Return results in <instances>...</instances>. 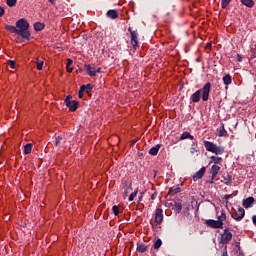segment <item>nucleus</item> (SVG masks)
Listing matches in <instances>:
<instances>
[{
	"instance_id": "nucleus-1",
	"label": "nucleus",
	"mask_w": 256,
	"mask_h": 256,
	"mask_svg": "<svg viewBox=\"0 0 256 256\" xmlns=\"http://www.w3.org/2000/svg\"><path fill=\"white\" fill-rule=\"evenodd\" d=\"M5 29L10 33H15L22 37V39H26L27 41H31V32L29 31V22L25 18H21L16 22V27L11 25H6Z\"/></svg>"
},
{
	"instance_id": "nucleus-2",
	"label": "nucleus",
	"mask_w": 256,
	"mask_h": 256,
	"mask_svg": "<svg viewBox=\"0 0 256 256\" xmlns=\"http://www.w3.org/2000/svg\"><path fill=\"white\" fill-rule=\"evenodd\" d=\"M201 93L202 101H209V94L211 93V82H207L202 89L197 90L191 95L190 99L192 103H199V101H201Z\"/></svg>"
},
{
	"instance_id": "nucleus-3",
	"label": "nucleus",
	"mask_w": 256,
	"mask_h": 256,
	"mask_svg": "<svg viewBox=\"0 0 256 256\" xmlns=\"http://www.w3.org/2000/svg\"><path fill=\"white\" fill-rule=\"evenodd\" d=\"M227 220V214H225V210H221V215L218 216V220L208 219L205 221V225L210 227V229H223V221Z\"/></svg>"
},
{
	"instance_id": "nucleus-4",
	"label": "nucleus",
	"mask_w": 256,
	"mask_h": 256,
	"mask_svg": "<svg viewBox=\"0 0 256 256\" xmlns=\"http://www.w3.org/2000/svg\"><path fill=\"white\" fill-rule=\"evenodd\" d=\"M204 147L206 151L210 153H215V155H223L225 153V147L217 146V144L211 141H204Z\"/></svg>"
},
{
	"instance_id": "nucleus-5",
	"label": "nucleus",
	"mask_w": 256,
	"mask_h": 256,
	"mask_svg": "<svg viewBox=\"0 0 256 256\" xmlns=\"http://www.w3.org/2000/svg\"><path fill=\"white\" fill-rule=\"evenodd\" d=\"M71 99H73V96L71 95L66 96L64 103L66 107H68L69 111L75 112L79 108V102Z\"/></svg>"
},
{
	"instance_id": "nucleus-6",
	"label": "nucleus",
	"mask_w": 256,
	"mask_h": 256,
	"mask_svg": "<svg viewBox=\"0 0 256 256\" xmlns=\"http://www.w3.org/2000/svg\"><path fill=\"white\" fill-rule=\"evenodd\" d=\"M128 31L130 33V43L133 49L137 50V48H139L138 33L137 31L133 30L131 27L128 28Z\"/></svg>"
},
{
	"instance_id": "nucleus-7",
	"label": "nucleus",
	"mask_w": 256,
	"mask_h": 256,
	"mask_svg": "<svg viewBox=\"0 0 256 256\" xmlns=\"http://www.w3.org/2000/svg\"><path fill=\"white\" fill-rule=\"evenodd\" d=\"M233 239V233L229 231V228L224 229L223 234L221 235V243L223 245L229 244V242Z\"/></svg>"
},
{
	"instance_id": "nucleus-8",
	"label": "nucleus",
	"mask_w": 256,
	"mask_h": 256,
	"mask_svg": "<svg viewBox=\"0 0 256 256\" xmlns=\"http://www.w3.org/2000/svg\"><path fill=\"white\" fill-rule=\"evenodd\" d=\"M243 217H245V209L243 207L239 206L238 210L232 213V218L235 221H243Z\"/></svg>"
},
{
	"instance_id": "nucleus-9",
	"label": "nucleus",
	"mask_w": 256,
	"mask_h": 256,
	"mask_svg": "<svg viewBox=\"0 0 256 256\" xmlns=\"http://www.w3.org/2000/svg\"><path fill=\"white\" fill-rule=\"evenodd\" d=\"M122 185L124 189L123 198L127 199L129 192L133 191V186L127 182V180H122Z\"/></svg>"
},
{
	"instance_id": "nucleus-10",
	"label": "nucleus",
	"mask_w": 256,
	"mask_h": 256,
	"mask_svg": "<svg viewBox=\"0 0 256 256\" xmlns=\"http://www.w3.org/2000/svg\"><path fill=\"white\" fill-rule=\"evenodd\" d=\"M154 222L156 223V225H161V223H163V209H156Z\"/></svg>"
},
{
	"instance_id": "nucleus-11",
	"label": "nucleus",
	"mask_w": 256,
	"mask_h": 256,
	"mask_svg": "<svg viewBox=\"0 0 256 256\" xmlns=\"http://www.w3.org/2000/svg\"><path fill=\"white\" fill-rule=\"evenodd\" d=\"M207 171V168L202 167L199 171H197L193 176V181H199V179H203V175H205V172Z\"/></svg>"
},
{
	"instance_id": "nucleus-12",
	"label": "nucleus",
	"mask_w": 256,
	"mask_h": 256,
	"mask_svg": "<svg viewBox=\"0 0 256 256\" xmlns=\"http://www.w3.org/2000/svg\"><path fill=\"white\" fill-rule=\"evenodd\" d=\"M253 203H255V198L248 197L243 200L242 205L245 209H249L250 207H253Z\"/></svg>"
},
{
	"instance_id": "nucleus-13",
	"label": "nucleus",
	"mask_w": 256,
	"mask_h": 256,
	"mask_svg": "<svg viewBox=\"0 0 256 256\" xmlns=\"http://www.w3.org/2000/svg\"><path fill=\"white\" fill-rule=\"evenodd\" d=\"M84 68L90 77L96 76L95 66H92L91 64H85Z\"/></svg>"
},
{
	"instance_id": "nucleus-14",
	"label": "nucleus",
	"mask_w": 256,
	"mask_h": 256,
	"mask_svg": "<svg viewBox=\"0 0 256 256\" xmlns=\"http://www.w3.org/2000/svg\"><path fill=\"white\" fill-rule=\"evenodd\" d=\"M219 171H221V166H218L216 164L211 166L212 179H215V177H217V175H219Z\"/></svg>"
},
{
	"instance_id": "nucleus-15",
	"label": "nucleus",
	"mask_w": 256,
	"mask_h": 256,
	"mask_svg": "<svg viewBox=\"0 0 256 256\" xmlns=\"http://www.w3.org/2000/svg\"><path fill=\"white\" fill-rule=\"evenodd\" d=\"M177 193H181V187L179 186L171 187L168 191V195L170 197H173V195H177Z\"/></svg>"
},
{
	"instance_id": "nucleus-16",
	"label": "nucleus",
	"mask_w": 256,
	"mask_h": 256,
	"mask_svg": "<svg viewBox=\"0 0 256 256\" xmlns=\"http://www.w3.org/2000/svg\"><path fill=\"white\" fill-rule=\"evenodd\" d=\"M106 15L109 19H117V17H119V12L117 10H108Z\"/></svg>"
},
{
	"instance_id": "nucleus-17",
	"label": "nucleus",
	"mask_w": 256,
	"mask_h": 256,
	"mask_svg": "<svg viewBox=\"0 0 256 256\" xmlns=\"http://www.w3.org/2000/svg\"><path fill=\"white\" fill-rule=\"evenodd\" d=\"M240 3L249 9H253V7H255V2L253 0H240Z\"/></svg>"
},
{
	"instance_id": "nucleus-18",
	"label": "nucleus",
	"mask_w": 256,
	"mask_h": 256,
	"mask_svg": "<svg viewBox=\"0 0 256 256\" xmlns=\"http://www.w3.org/2000/svg\"><path fill=\"white\" fill-rule=\"evenodd\" d=\"M185 139H191V141H193V139H195V137L193 135H191V133H189V132H183L180 136V141H185Z\"/></svg>"
},
{
	"instance_id": "nucleus-19",
	"label": "nucleus",
	"mask_w": 256,
	"mask_h": 256,
	"mask_svg": "<svg viewBox=\"0 0 256 256\" xmlns=\"http://www.w3.org/2000/svg\"><path fill=\"white\" fill-rule=\"evenodd\" d=\"M223 179H224V184L225 185L231 186V184L233 183V176H231L228 173L223 176Z\"/></svg>"
},
{
	"instance_id": "nucleus-20",
	"label": "nucleus",
	"mask_w": 256,
	"mask_h": 256,
	"mask_svg": "<svg viewBox=\"0 0 256 256\" xmlns=\"http://www.w3.org/2000/svg\"><path fill=\"white\" fill-rule=\"evenodd\" d=\"M147 249H149V246H147L146 244L144 243H140L138 244L137 248H136V251L138 253H145V251H147Z\"/></svg>"
},
{
	"instance_id": "nucleus-21",
	"label": "nucleus",
	"mask_w": 256,
	"mask_h": 256,
	"mask_svg": "<svg viewBox=\"0 0 256 256\" xmlns=\"http://www.w3.org/2000/svg\"><path fill=\"white\" fill-rule=\"evenodd\" d=\"M159 149H161V144H157L154 147H152L149 150V154L155 156V155H157L159 153Z\"/></svg>"
},
{
	"instance_id": "nucleus-22",
	"label": "nucleus",
	"mask_w": 256,
	"mask_h": 256,
	"mask_svg": "<svg viewBox=\"0 0 256 256\" xmlns=\"http://www.w3.org/2000/svg\"><path fill=\"white\" fill-rule=\"evenodd\" d=\"M222 81H223L224 85H231V83H233V79L231 78L230 74L225 75L222 78Z\"/></svg>"
},
{
	"instance_id": "nucleus-23",
	"label": "nucleus",
	"mask_w": 256,
	"mask_h": 256,
	"mask_svg": "<svg viewBox=\"0 0 256 256\" xmlns=\"http://www.w3.org/2000/svg\"><path fill=\"white\" fill-rule=\"evenodd\" d=\"M219 137H225L227 135V130H225V125L222 124L221 127L218 129Z\"/></svg>"
},
{
	"instance_id": "nucleus-24",
	"label": "nucleus",
	"mask_w": 256,
	"mask_h": 256,
	"mask_svg": "<svg viewBox=\"0 0 256 256\" xmlns=\"http://www.w3.org/2000/svg\"><path fill=\"white\" fill-rule=\"evenodd\" d=\"M34 29L35 31H43V29H45V24L41 22H36L34 24Z\"/></svg>"
},
{
	"instance_id": "nucleus-25",
	"label": "nucleus",
	"mask_w": 256,
	"mask_h": 256,
	"mask_svg": "<svg viewBox=\"0 0 256 256\" xmlns=\"http://www.w3.org/2000/svg\"><path fill=\"white\" fill-rule=\"evenodd\" d=\"M32 149H33V144L27 143V144L24 146V154H25V155H29V153H31Z\"/></svg>"
},
{
	"instance_id": "nucleus-26",
	"label": "nucleus",
	"mask_w": 256,
	"mask_h": 256,
	"mask_svg": "<svg viewBox=\"0 0 256 256\" xmlns=\"http://www.w3.org/2000/svg\"><path fill=\"white\" fill-rule=\"evenodd\" d=\"M212 161L214 162V165H219L221 161H223V158L217 157V156H211Z\"/></svg>"
},
{
	"instance_id": "nucleus-27",
	"label": "nucleus",
	"mask_w": 256,
	"mask_h": 256,
	"mask_svg": "<svg viewBox=\"0 0 256 256\" xmlns=\"http://www.w3.org/2000/svg\"><path fill=\"white\" fill-rule=\"evenodd\" d=\"M230 3H231V0H222L221 1L222 9H227V7H229Z\"/></svg>"
},
{
	"instance_id": "nucleus-28",
	"label": "nucleus",
	"mask_w": 256,
	"mask_h": 256,
	"mask_svg": "<svg viewBox=\"0 0 256 256\" xmlns=\"http://www.w3.org/2000/svg\"><path fill=\"white\" fill-rule=\"evenodd\" d=\"M161 245H163V241H161V239H157L154 243V246L153 248L154 249H160L161 248Z\"/></svg>"
},
{
	"instance_id": "nucleus-29",
	"label": "nucleus",
	"mask_w": 256,
	"mask_h": 256,
	"mask_svg": "<svg viewBox=\"0 0 256 256\" xmlns=\"http://www.w3.org/2000/svg\"><path fill=\"white\" fill-rule=\"evenodd\" d=\"M85 91H86L87 95H91V91H93V85H91V84L85 85Z\"/></svg>"
},
{
	"instance_id": "nucleus-30",
	"label": "nucleus",
	"mask_w": 256,
	"mask_h": 256,
	"mask_svg": "<svg viewBox=\"0 0 256 256\" xmlns=\"http://www.w3.org/2000/svg\"><path fill=\"white\" fill-rule=\"evenodd\" d=\"M43 65H44L43 61H39V59L36 60V67L38 71H41V69H43Z\"/></svg>"
},
{
	"instance_id": "nucleus-31",
	"label": "nucleus",
	"mask_w": 256,
	"mask_h": 256,
	"mask_svg": "<svg viewBox=\"0 0 256 256\" xmlns=\"http://www.w3.org/2000/svg\"><path fill=\"white\" fill-rule=\"evenodd\" d=\"M8 7H15L17 5V0H6Z\"/></svg>"
},
{
	"instance_id": "nucleus-32",
	"label": "nucleus",
	"mask_w": 256,
	"mask_h": 256,
	"mask_svg": "<svg viewBox=\"0 0 256 256\" xmlns=\"http://www.w3.org/2000/svg\"><path fill=\"white\" fill-rule=\"evenodd\" d=\"M83 93H85V85H82L80 87V90L78 92L79 99H83Z\"/></svg>"
},
{
	"instance_id": "nucleus-33",
	"label": "nucleus",
	"mask_w": 256,
	"mask_h": 256,
	"mask_svg": "<svg viewBox=\"0 0 256 256\" xmlns=\"http://www.w3.org/2000/svg\"><path fill=\"white\" fill-rule=\"evenodd\" d=\"M137 193H139L138 190L132 192L128 198V201H133L137 197Z\"/></svg>"
},
{
	"instance_id": "nucleus-34",
	"label": "nucleus",
	"mask_w": 256,
	"mask_h": 256,
	"mask_svg": "<svg viewBox=\"0 0 256 256\" xmlns=\"http://www.w3.org/2000/svg\"><path fill=\"white\" fill-rule=\"evenodd\" d=\"M62 140H63V138L61 136H56L55 137V146L59 147V145H61Z\"/></svg>"
},
{
	"instance_id": "nucleus-35",
	"label": "nucleus",
	"mask_w": 256,
	"mask_h": 256,
	"mask_svg": "<svg viewBox=\"0 0 256 256\" xmlns=\"http://www.w3.org/2000/svg\"><path fill=\"white\" fill-rule=\"evenodd\" d=\"M112 211H113V214L115 215V217H117V215H119V206L114 205L112 207Z\"/></svg>"
},
{
	"instance_id": "nucleus-36",
	"label": "nucleus",
	"mask_w": 256,
	"mask_h": 256,
	"mask_svg": "<svg viewBox=\"0 0 256 256\" xmlns=\"http://www.w3.org/2000/svg\"><path fill=\"white\" fill-rule=\"evenodd\" d=\"M8 65L11 67V69H15V67H16V63L13 60H9Z\"/></svg>"
},
{
	"instance_id": "nucleus-37",
	"label": "nucleus",
	"mask_w": 256,
	"mask_h": 256,
	"mask_svg": "<svg viewBox=\"0 0 256 256\" xmlns=\"http://www.w3.org/2000/svg\"><path fill=\"white\" fill-rule=\"evenodd\" d=\"M71 65H73V60L71 58H68L66 67H71Z\"/></svg>"
},
{
	"instance_id": "nucleus-38",
	"label": "nucleus",
	"mask_w": 256,
	"mask_h": 256,
	"mask_svg": "<svg viewBox=\"0 0 256 256\" xmlns=\"http://www.w3.org/2000/svg\"><path fill=\"white\" fill-rule=\"evenodd\" d=\"M222 256H229V254L227 253V246L224 247L222 251Z\"/></svg>"
},
{
	"instance_id": "nucleus-39",
	"label": "nucleus",
	"mask_w": 256,
	"mask_h": 256,
	"mask_svg": "<svg viewBox=\"0 0 256 256\" xmlns=\"http://www.w3.org/2000/svg\"><path fill=\"white\" fill-rule=\"evenodd\" d=\"M5 15V9L0 6V17H3Z\"/></svg>"
},
{
	"instance_id": "nucleus-40",
	"label": "nucleus",
	"mask_w": 256,
	"mask_h": 256,
	"mask_svg": "<svg viewBox=\"0 0 256 256\" xmlns=\"http://www.w3.org/2000/svg\"><path fill=\"white\" fill-rule=\"evenodd\" d=\"M236 59L237 61H239V63H241V61H243V56H241L240 54H237Z\"/></svg>"
},
{
	"instance_id": "nucleus-41",
	"label": "nucleus",
	"mask_w": 256,
	"mask_h": 256,
	"mask_svg": "<svg viewBox=\"0 0 256 256\" xmlns=\"http://www.w3.org/2000/svg\"><path fill=\"white\" fill-rule=\"evenodd\" d=\"M207 183H210V185H213L215 183V178H213V176H211V179H209L207 181Z\"/></svg>"
},
{
	"instance_id": "nucleus-42",
	"label": "nucleus",
	"mask_w": 256,
	"mask_h": 256,
	"mask_svg": "<svg viewBox=\"0 0 256 256\" xmlns=\"http://www.w3.org/2000/svg\"><path fill=\"white\" fill-rule=\"evenodd\" d=\"M67 72L68 73H73V67L71 66H66Z\"/></svg>"
},
{
	"instance_id": "nucleus-43",
	"label": "nucleus",
	"mask_w": 256,
	"mask_h": 256,
	"mask_svg": "<svg viewBox=\"0 0 256 256\" xmlns=\"http://www.w3.org/2000/svg\"><path fill=\"white\" fill-rule=\"evenodd\" d=\"M151 199H152V201H155V199H157V192H154V193L151 195Z\"/></svg>"
},
{
	"instance_id": "nucleus-44",
	"label": "nucleus",
	"mask_w": 256,
	"mask_h": 256,
	"mask_svg": "<svg viewBox=\"0 0 256 256\" xmlns=\"http://www.w3.org/2000/svg\"><path fill=\"white\" fill-rule=\"evenodd\" d=\"M176 207H177L178 211H181V209H183V206L181 204H177Z\"/></svg>"
},
{
	"instance_id": "nucleus-45",
	"label": "nucleus",
	"mask_w": 256,
	"mask_h": 256,
	"mask_svg": "<svg viewBox=\"0 0 256 256\" xmlns=\"http://www.w3.org/2000/svg\"><path fill=\"white\" fill-rule=\"evenodd\" d=\"M96 74L101 73V67H98L97 69L95 68Z\"/></svg>"
},
{
	"instance_id": "nucleus-46",
	"label": "nucleus",
	"mask_w": 256,
	"mask_h": 256,
	"mask_svg": "<svg viewBox=\"0 0 256 256\" xmlns=\"http://www.w3.org/2000/svg\"><path fill=\"white\" fill-rule=\"evenodd\" d=\"M143 195H145V192H142L139 196V201H141V199H143Z\"/></svg>"
},
{
	"instance_id": "nucleus-47",
	"label": "nucleus",
	"mask_w": 256,
	"mask_h": 256,
	"mask_svg": "<svg viewBox=\"0 0 256 256\" xmlns=\"http://www.w3.org/2000/svg\"><path fill=\"white\" fill-rule=\"evenodd\" d=\"M55 1H56V0H49V2H50L52 5H55Z\"/></svg>"
}]
</instances>
